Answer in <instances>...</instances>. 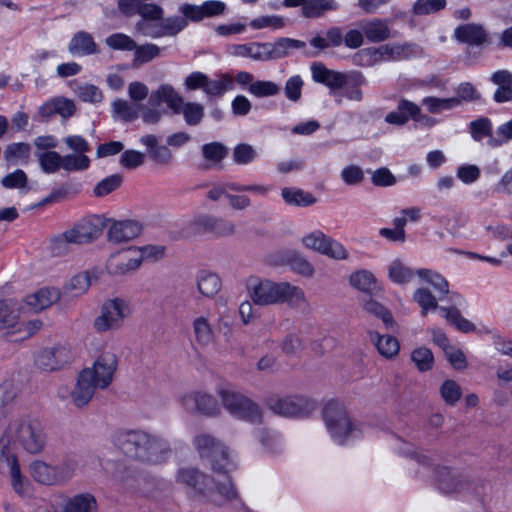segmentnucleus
I'll use <instances>...</instances> for the list:
<instances>
[{"mask_svg": "<svg viewBox=\"0 0 512 512\" xmlns=\"http://www.w3.org/2000/svg\"><path fill=\"white\" fill-rule=\"evenodd\" d=\"M194 444L202 459L209 461L216 477L210 478L211 493L214 491L224 502L238 499V492L225 467L229 462L228 448L209 434L195 437Z\"/></svg>", "mask_w": 512, "mask_h": 512, "instance_id": "1", "label": "nucleus"}, {"mask_svg": "<svg viewBox=\"0 0 512 512\" xmlns=\"http://www.w3.org/2000/svg\"><path fill=\"white\" fill-rule=\"evenodd\" d=\"M114 442L127 457L150 463L164 461L170 451L165 440L142 430L120 431Z\"/></svg>", "mask_w": 512, "mask_h": 512, "instance_id": "2", "label": "nucleus"}, {"mask_svg": "<svg viewBox=\"0 0 512 512\" xmlns=\"http://www.w3.org/2000/svg\"><path fill=\"white\" fill-rule=\"evenodd\" d=\"M247 289L253 303L260 306L287 303L291 307H300L306 302L304 291L288 282L250 278Z\"/></svg>", "mask_w": 512, "mask_h": 512, "instance_id": "3", "label": "nucleus"}, {"mask_svg": "<svg viewBox=\"0 0 512 512\" xmlns=\"http://www.w3.org/2000/svg\"><path fill=\"white\" fill-rule=\"evenodd\" d=\"M423 49L415 43H390L359 50L354 61L361 66H372L384 60H403L422 55Z\"/></svg>", "mask_w": 512, "mask_h": 512, "instance_id": "4", "label": "nucleus"}, {"mask_svg": "<svg viewBox=\"0 0 512 512\" xmlns=\"http://www.w3.org/2000/svg\"><path fill=\"white\" fill-rule=\"evenodd\" d=\"M165 102L174 114H182L189 126H198L204 118V106L198 102H185L170 84H162L151 93V102Z\"/></svg>", "mask_w": 512, "mask_h": 512, "instance_id": "5", "label": "nucleus"}, {"mask_svg": "<svg viewBox=\"0 0 512 512\" xmlns=\"http://www.w3.org/2000/svg\"><path fill=\"white\" fill-rule=\"evenodd\" d=\"M6 431L29 454H39L46 446L47 436L42 425L35 419H16L9 424Z\"/></svg>", "mask_w": 512, "mask_h": 512, "instance_id": "6", "label": "nucleus"}, {"mask_svg": "<svg viewBox=\"0 0 512 512\" xmlns=\"http://www.w3.org/2000/svg\"><path fill=\"white\" fill-rule=\"evenodd\" d=\"M323 418L331 437L339 444H345L360 433L352 424L345 408L336 402L326 404Z\"/></svg>", "mask_w": 512, "mask_h": 512, "instance_id": "7", "label": "nucleus"}, {"mask_svg": "<svg viewBox=\"0 0 512 512\" xmlns=\"http://www.w3.org/2000/svg\"><path fill=\"white\" fill-rule=\"evenodd\" d=\"M11 440L7 431L0 437V473H9L15 493L22 497L29 496L31 485L21 473L17 457L11 449Z\"/></svg>", "mask_w": 512, "mask_h": 512, "instance_id": "8", "label": "nucleus"}, {"mask_svg": "<svg viewBox=\"0 0 512 512\" xmlns=\"http://www.w3.org/2000/svg\"><path fill=\"white\" fill-rule=\"evenodd\" d=\"M219 396L224 408L235 417L251 423L261 422L262 412L260 407L245 395L231 389H222Z\"/></svg>", "mask_w": 512, "mask_h": 512, "instance_id": "9", "label": "nucleus"}, {"mask_svg": "<svg viewBox=\"0 0 512 512\" xmlns=\"http://www.w3.org/2000/svg\"><path fill=\"white\" fill-rule=\"evenodd\" d=\"M129 313V305L125 300L109 299L102 304L100 314L93 321V327L99 333L116 331L123 326Z\"/></svg>", "mask_w": 512, "mask_h": 512, "instance_id": "10", "label": "nucleus"}, {"mask_svg": "<svg viewBox=\"0 0 512 512\" xmlns=\"http://www.w3.org/2000/svg\"><path fill=\"white\" fill-rule=\"evenodd\" d=\"M266 404L273 413L285 417L307 416L316 407L313 400L300 395L283 398L271 396L266 400Z\"/></svg>", "mask_w": 512, "mask_h": 512, "instance_id": "11", "label": "nucleus"}, {"mask_svg": "<svg viewBox=\"0 0 512 512\" xmlns=\"http://www.w3.org/2000/svg\"><path fill=\"white\" fill-rule=\"evenodd\" d=\"M42 322L40 320H31L25 324L19 323L18 309L12 301L0 300V332L5 334H13L21 332L22 329L27 333V336H32L40 330Z\"/></svg>", "mask_w": 512, "mask_h": 512, "instance_id": "12", "label": "nucleus"}, {"mask_svg": "<svg viewBox=\"0 0 512 512\" xmlns=\"http://www.w3.org/2000/svg\"><path fill=\"white\" fill-rule=\"evenodd\" d=\"M176 482L191 490L193 497L204 499L211 493L210 477L195 467L178 469Z\"/></svg>", "mask_w": 512, "mask_h": 512, "instance_id": "13", "label": "nucleus"}, {"mask_svg": "<svg viewBox=\"0 0 512 512\" xmlns=\"http://www.w3.org/2000/svg\"><path fill=\"white\" fill-rule=\"evenodd\" d=\"M117 365L118 361L116 355L110 351H106L97 357L92 367L83 370L90 372L94 382L103 390L112 383Z\"/></svg>", "mask_w": 512, "mask_h": 512, "instance_id": "14", "label": "nucleus"}, {"mask_svg": "<svg viewBox=\"0 0 512 512\" xmlns=\"http://www.w3.org/2000/svg\"><path fill=\"white\" fill-rule=\"evenodd\" d=\"M104 227V218L99 215H92L80 220L68 230L76 244H87L98 239Z\"/></svg>", "mask_w": 512, "mask_h": 512, "instance_id": "15", "label": "nucleus"}, {"mask_svg": "<svg viewBox=\"0 0 512 512\" xmlns=\"http://www.w3.org/2000/svg\"><path fill=\"white\" fill-rule=\"evenodd\" d=\"M183 407L190 413H201L214 416L219 413L220 407L217 400L210 394L192 392L182 398Z\"/></svg>", "mask_w": 512, "mask_h": 512, "instance_id": "16", "label": "nucleus"}, {"mask_svg": "<svg viewBox=\"0 0 512 512\" xmlns=\"http://www.w3.org/2000/svg\"><path fill=\"white\" fill-rule=\"evenodd\" d=\"M69 360V351L65 347L57 346L39 351L35 358V365L45 372H51L61 368Z\"/></svg>", "mask_w": 512, "mask_h": 512, "instance_id": "17", "label": "nucleus"}, {"mask_svg": "<svg viewBox=\"0 0 512 512\" xmlns=\"http://www.w3.org/2000/svg\"><path fill=\"white\" fill-rule=\"evenodd\" d=\"M100 389L91 377L90 372L82 370L77 377L76 384L71 392L72 403L78 407H85Z\"/></svg>", "mask_w": 512, "mask_h": 512, "instance_id": "18", "label": "nucleus"}, {"mask_svg": "<svg viewBox=\"0 0 512 512\" xmlns=\"http://www.w3.org/2000/svg\"><path fill=\"white\" fill-rule=\"evenodd\" d=\"M141 265V257L133 250H127L112 255L106 264V269L109 274L114 276L125 275L133 272Z\"/></svg>", "mask_w": 512, "mask_h": 512, "instance_id": "19", "label": "nucleus"}, {"mask_svg": "<svg viewBox=\"0 0 512 512\" xmlns=\"http://www.w3.org/2000/svg\"><path fill=\"white\" fill-rule=\"evenodd\" d=\"M226 4L218 0L205 1L202 5L183 4L180 11L188 20L199 22L206 17H214L224 13Z\"/></svg>", "mask_w": 512, "mask_h": 512, "instance_id": "20", "label": "nucleus"}, {"mask_svg": "<svg viewBox=\"0 0 512 512\" xmlns=\"http://www.w3.org/2000/svg\"><path fill=\"white\" fill-rule=\"evenodd\" d=\"M310 69L312 79L317 83L327 86L331 94H336L343 87L347 73L328 69L321 62H313Z\"/></svg>", "mask_w": 512, "mask_h": 512, "instance_id": "21", "label": "nucleus"}, {"mask_svg": "<svg viewBox=\"0 0 512 512\" xmlns=\"http://www.w3.org/2000/svg\"><path fill=\"white\" fill-rule=\"evenodd\" d=\"M359 28L371 43H381L394 37V32L389 27L387 19L373 18L364 20L359 23Z\"/></svg>", "mask_w": 512, "mask_h": 512, "instance_id": "22", "label": "nucleus"}, {"mask_svg": "<svg viewBox=\"0 0 512 512\" xmlns=\"http://www.w3.org/2000/svg\"><path fill=\"white\" fill-rule=\"evenodd\" d=\"M454 38L470 46H482L489 42L488 34L483 25L468 23L458 26L454 30Z\"/></svg>", "mask_w": 512, "mask_h": 512, "instance_id": "23", "label": "nucleus"}, {"mask_svg": "<svg viewBox=\"0 0 512 512\" xmlns=\"http://www.w3.org/2000/svg\"><path fill=\"white\" fill-rule=\"evenodd\" d=\"M142 231L137 221H115L109 228L108 240L113 243H123L136 238Z\"/></svg>", "mask_w": 512, "mask_h": 512, "instance_id": "24", "label": "nucleus"}, {"mask_svg": "<svg viewBox=\"0 0 512 512\" xmlns=\"http://www.w3.org/2000/svg\"><path fill=\"white\" fill-rule=\"evenodd\" d=\"M61 293L55 288H41L26 297V304L33 312H40L60 299Z\"/></svg>", "mask_w": 512, "mask_h": 512, "instance_id": "25", "label": "nucleus"}, {"mask_svg": "<svg viewBox=\"0 0 512 512\" xmlns=\"http://www.w3.org/2000/svg\"><path fill=\"white\" fill-rule=\"evenodd\" d=\"M265 44L267 61L286 57L289 55L290 50L305 47V42L285 37L279 38L274 43L267 42Z\"/></svg>", "mask_w": 512, "mask_h": 512, "instance_id": "26", "label": "nucleus"}, {"mask_svg": "<svg viewBox=\"0 0 512 512\" xmlns=\"http://www.w3.org/2000/svg\"><path fill=\"white\" fill-rule=\"evenodd\" d=\"M350 284L362 291L364 296H379L382 289L378 286L374 275L367 270H360L350 276Z\"/></svg>", "mask_w": 512, "mask_h": 512, "instance_id": "27", "label": "nucleus"}, {"mask_svg": "<svg viewBox=\"0 0 512 512\" xmlns=\"http://www.w3.org/2000/svg\"><path fill=\"white\" fill-rule=\"evenodd\" d=\"M233 89V76L229 73H221L214 79L207 77L204 94L208 98H221L226 92Z\"/></svg>", "mask_w": 512, "mask_h": 512, "instance_id": "28", "label": "nucleus"}, {"mask_svg": "<svg viewBox=\"0 0 512 512\" xmlns=\"http://www.w3.org/2000/svg\"><path fill=\"white\" fill-rule=\"evenodd\" d=\"M31 147L25 142L11 143L5 147L3 158L8 167L27 164L30 160Z\"/></svg>", "mask_w": 512, "mask_h": 512, "instance_id": "29", "label": "nucleus"}, {"mask_svg": "<svg viewBox=\"0 0 512 512\" xmlns=\"http://www.w3.org/2000/svg\"><path fill=\"white\" fill-rule=\"evenodd\" d=\"M68 50L74 56L91 55L98 51L92 35L84 31L77 32L72 37Z\"/></svg>", "mask_w": 512, "mask_h": 512, "instance_id": "30", "label": "nucleus"}, {"mask_svg": "<svg viewBox=\"0 0 512 512\" xmlns=\"http://www.w3.org/2000/svg\"><path fill=\"white\" fill-rule=\"evenodd\" d=\"M366 83V79L359 71L347 72L346 78L341 88L342 95L349 100L360 102L363 98L361 86Z\"/></svg>", "mask_w": 512, "mask_h": 512, "instance_id": "31", "label": "nucleus"}, {"mask_svg": "<svg viewBox=\"0 0 512 512\" xmlns=\"http://www.w3.org/2000/svg\"><path fill=\"white\" fill-rule=\"evenodd\" d=\"M198 291L205 297L215 296L221 289L220 277L209 270H200L196 274Z\"/></svg>", "mask_w": 512, "mask_h": 512, "instance_id": "32", "label": "nucleus"}, {"mask_svg": "<svg viewBox=\"0 0 512 512\" xmlns=\"http://www.w3.org/2000/svg\"><path fill=\"white\" fill-rule=\"evenodd\" d=\"M419 106L415 103L402 99L399 101L397 106V111H392L385 116V121L389 124L402 126L405 125L409 117L415 116L418 114Z\"/></svg>", "mask_w": 512, "mask_h": 512, "instance_id": "33", "label": "nucleus"}, {"mask_svg": "<svg viewBox=\"0 0 512 512\" xmlns=\"http://www.w3.org/2000/svg\"><path fill=\"white\" fill-rule=\"evenodd\" d=\"M369 338L383 357L390 359L398 354L400 346L395 337L391 335H380L378 332L369 331Z\"/></svg>", "mask_w": 512, "mask_h": 512, "instance_id": "34", "label": "nucleus"}, {"mask_svg": "<svg viewBox=\"0 0 512 512\" xmlns=\"http://www.w3.org/2000/svg\"><path fill=\"white\" fill-rule=\"evenodd\" d=\"M361 304L366 313L381 319L387 329L393 327L394 319L391 312L373 296H363Z\"/></svg>", "mask_w": 512, "mask_h": 512, "instance_id": "35", "label": "nucleus"}, {"mask_svg": "<svg viewBox=\"0 0 512 512\" xmlns=\"http://www.w3.org/2000/svg\"><path fill=\"white\" fill-rule=\"evenodd\" d=\"M31 477L38 483L52 486L57 485V478L54 471V465L41 460L33 461L29 466Z\"/></svg>", "mask_w": 512, "mask_h": 512, "instance_id": "36", "label": "nucleus"}, {"mask_svg": "<svg viewBox=\"0 0 512 512\" xmlns=\"http://www.w3.org/2000/svg\"><path fill=\"white\" fill-rule=\"evenodd\" d=\"M64 512H97L96 498L90 493L77 494L66 502Z\"/></svg>", "mask_w": 512, "mask_h": 512, "instance_id": "37", "label": "nucleus"}, {"mask_svg": "<svg viewBox=\"0 0 512 512\" xmlns=\"http://www.w3.org/2000/svg\"><path fill=\"white\" fill-rule=\"evenodd\" d=\"M231 53L234 56L249 57L255 61H267L265 43L252 42L233 45L231 47Z\"/></svg>", "mask_w": 512, "mask_h": 512, "instance_id": "38", "label": "nucleus"}, {"mask_svg": "<svg viewBox=\"0 0 512 512\" xmlns=\"http://www.w3.org/2000/svg\"><path fill=\"white\" fill-rule=\"evenodd\" d=\"M281 195L288 205L306 207L315 204L317 201L313 194L299 188L285 187L282 189Z\"/></svg>", "mask_w": 512, "mask_h": 512, "instance_id": "39", "label": "nucleus"}, {"mask_svg": "<svg viewBox=\"0 0 512 512\" xmlns=\"http://www.w3.org/2000/svg\"><path fill=\"white\" fill-rule=\"evenodd\" d=\"M91 285L90 272H82L73 276L63 287V295L80 296L87 292Z\"/></svg>", "mask_w": 512, "mask_h": 512, "instance_id": "40", "label": "nucleus"}, {"mask_svg": "<svg viewBox=\"0 0 512 512\" xmlns=\"http://www.w3.org/2000/svg\"><path fill=\"white\" fill-rule=\"evenodd\" d=\"M437 475L438 487L443 493L452 494L464 486V482L448 468H440Z\"/></svg>", "mask_w": 512, "mask_h": 512, "instance_id": "41", "label": "nucleus"}, {"mask_svg": "<svg viewBox=\"0 0 512 512\" xmlns=\"http://www.w3.org/2000/svg\"><path fill=\"white\" fill-rule=\"evenodd\" d=\"M337 9L338 4L335 0H306L303 16L306 18H318L329 11Z\"/></svg>", "mask_w": 512, "mask_h": 512, "instance_id": "42", "label": "nucleus"}, {"mask_svg": "<svg viewBox=\"0 0 512 512\" xmlns=\"http://www.w3.org/2000/svg\"><path fill=\"white\" fill-rule=\"evenodd\" d=\"M192 326L197 344L208 346L212 343L214 333L208 318L204 316L197 317L193 320Z\"/></svg>", "mask_w": 512, "mask_h": 512, "instance_id": "43", "label": "nucleus"}, {"mask_svg": "<svg viewBox=\"0 0 512 512\" xmlns=\"http://www.w3.org/2000/svg\"><path fill=\"white\" fill-rule=\"evenodd\" d=\"M201 152L207 162L218 165L228 155V148L223 143L215 141L202 145Z\"/></svg>", "mask_w": 512, "mask_h": 512, "instance_id": "44", "label": "nucleus"}, {"mask_svg": "<svg viewBox=\"0 0 512 512\" xmlns=\"http://www.w3.org/2000/svg\"><path fill=\"white\" fill-rule=\"evenodd\" d=\"M78 469V461L74 457L64 458L58 465L54 466L57 485L69 482Z\"/></svg>", "mask_w": 512, "mask_h": 512, "instance_id": "45", "label": "nucleus"}, {"mask_svg": "<svg viewBox=\"0 0 512 512\" xmlns=\"http://www.w3.org/2000/svg\"><path fill=\"white\" fill-rule=\"evenodd\" d=\"M40 168L44 173L53 174L62 169V155L56 151H45L36 154Z\"/></svg>", "mask_w": 512, "mask_h": 512, "instance_id": "46", "label": "nucleus"}, {"mask_svg": "<svg viewBox=\"0 0 512 512\" xmlns=\"http://www.w3.org/2000/svg\"><path fill=\"white\" fill-rule=\"evenodd\" d=\"M417 274L420 278L427 281L439 293V299L449 293V284L447 280L437 272L428 269H419Z\"/></svg>", "mask_w": 512, "mask_h": 512, "instance_id": "47", "label": "nucleus"}, {"mask_svg": "<svg viewBox=\"0 0 512 512\" xmlns=\"http://www.w3.org/2000/svg\"><path fill=\"white\" fill-rule=\"evenodd\" d=\"M413 300L420 306L422 316L441 307L438 306L436 296L427 288H418L413 294Z\"/></svg>", "mask_w": 512, "mask_h": 512, "instance_id": "48", "label": "nucleus"}, {"mask_svg": "<svg viewBox=\"0 0 512 512\" xmlns=\"http://www.w3.org/2000/svg\"><path fill=\"white\" fill-rule=\"evenodd\" d=\"M112 112L125 122H132L139 117V106L132 105L126 100L116 99L112 103Z\"/></svg>", "mask_w": 512, "mask_h": 512, "instance_id": "49", "label": "nucleus"}, {"mask_svg": "<svg viewBox=\"0 0 512 512\" xmlns=\"http://www.w3.org/2000/svg\"><path fill=\"white\" fill-rule=\"evenodd\" d=\"M248 92L258 98L276 96L280 93V86L269 80H256L247 87Z\"/></svg>", "mask_w": 512, "mask_h": 512, "instance_id": "50", "label": "nucleus"}, {"mask_svg": "<svg viewBox=\"0 0 512 512\" xmlns=\"http://www.w3.org/2000/svg\"><path fill=\"white\" fill-rule=\"evenodd\" d=\"M422 104L427 107L428 111L433 114L440 113L443 110H451L460 105L459 98H437L425 97Z\"/></svg>", "mask_w": 512, "mask_h": 512, "instance_id": "51", "label": "nucleus"}, {"mask_svg": "<svg viewBox=\"0 0 512 512\" xmlns=\"http://www.w3.org/2000/svg\"><path fill=\"white\" fill-rule=\"evenodd\" d=\"M446 5V0H416L411 12L416 16L429 15L443 10Z\"/></svg>", "mask_w": 512, "mask_h": 512, "instance_id": "52", "label": "nucleus"}, {"mask_svg": "<svg viewBox=\"0 0 512 512\" xmlns=\"http://www.w3.org/2000/svg\"><path fill=\"white\" fill-rule=\"evenodd\" d=\"M133 50L135 51L133 60V64L135 66L142 65L155 59L160 55L161 52V48L152 43L140 46L136 44V48H134Z\"/></svg>", "mask_w": 512, "mask_h": 512, "instance_id": "53", "label": "nucleus"}, {"mask_svg": "<svg viewBox=\"0 0 512 512\" xmlns=\"http://www.w3.org/2000/svg\"><path fill=\"white\" fill-rule=\"evenodd\" d=\"M62 159V169L66 172L84 171L90 166V159L84 154H67Z\"/></svg>", "mask_w": 512, "mask_h": 512, "instance_id": "54", "label": "nucleus"}, {"mask_svg": "<svg viewBox=\"0 0 512 512\" xmlns=\"http://www.w3.org/2000/svg\"><path fill=\"white\" fill-rule=\"evenodd\" d=\"M389 278L398 284H404L414 277V272L401 261L394 260L388 267Z\"/></svg>", "mask_w": 512, "mask_h": 512, "instance_id": "55", "label": "nucleus"}, {"mask_svg": "<svg viewBox=\"0 0 512 512\" xmlns=\"http://www.w3.org/2000/svg\"><path fill=\"white\" fill-rule=\"evenodd\" d=\"M258 154L256 149L247 143H240L233 149L232 158L237 165H247L252 163Z\"/></svg>", "mask_w": 512, "mask_h": 512, "instance_id": "56", "label": "nucleus"}, {"mask_svg": "<svg viewBox=\"0 0 512 512\" xmlns=\"http://www.w3.org/2000/svg\"><path fill=\"white\" fill-rule=\"evenodd\" d=\"M411 359L419 371L425 372L433 367L434 357L430 349L419 347L413 350Z\"/></svg>", "mask_w": 512, "mask_h": 512, "instance_id": "57", "label": "nucleus"}, {"mask_svg": "<svg viewBox=\"0 0 512 512\" xmlns=\"http://www.w3.org/2000/svg\"><path fill=\"white\" fill-rule=\"evenodd\" d=\"M287 261L290 268L298 274H301L306 277H311L314 273V268L312 264L299 253H290Z\"/></svg>", "mask_w": 512, "mask_h": 512, "instance_id": "58", "label": "nucleus"}, {"mask_svg": "<svg viewBox=\"0 0 512 512\" xmlns=\"http://www.w3.org/2000/svg\"><path fill=\"white\" fill-rule=\"evenodd\" d=\"M69 230L53 237L50 242V250L54 256H63L69 252L70 245L76 244L71 238Z\"/></svg>", "mask_w": 512, "mask_h": 512, "instance_id": "59", "label": "nucleus"}, {"mask_svg": "<svg viewBox=\"0 0 512 512\" xmlns=\"http://www.w3.org/2000/svg\"><path fill=\"white\" fill-rule=\"evenodd\" d=\"M123 178L119 174H113L105 179L101 180L95 187H94V194L97 197H103L108 195L109 193L117 190L121 184H122Z\"/></svg>", "mask_w": 512, "mask_h": 512, "instance_id": "60", "label": "nucleus"}, {"mask_svg": "<svg viewBox=\"0 0 512 512\" xmlns=\"http://www.w3.org/2000/svg\"><path fill=\"white\" fill-rule=\"evenodd\" d=\"M440 394L446 404L454 406L460 400L462 391L454 380H446L440 387Z\"/></svg>", "mask_w": 512, "mask_h": 512, "instance_id": "61", "label": "nucleus"}, {"mask_svg": "<svg viewBox=\"0 0 512 512\" xmlns=\"http://www.w3.org/2000/svg\"><path fill=\"white\" fill-rule=\"evenodd\" d=\"M304 81L300 75H294L287 79L284 86V94L291 102H298L302 97Z\"/></svg>", "mask_w": 512, "mask_h": 512, "instance_id": "62", "label": "nucleus"}, {"mask_svg": "<svg viewBox=\"0 0 512 512\" xmlns=\"http://www.w3.org/2000/svg\"><path fill=\"white\" fill-rule=\"evenodd\" d=\"M1 184L3 187L7 189L28 190V177L23 170L17 169L14 172L9 173L5 177H3L1 180Z\"/></svg>", "mask_w": 512, "mask_h": 512, "instance_id": "63", "label": "nucleus"}, {"mask_svg": "<svg viewBox=\"0 0 512 512\" xmlns=\"http://www.w3.org/2000/svg\"><path fill=\"white\" fill-rule=\"evenodd\" d=\"M105 43L114 50L132 51L136 48V42L123 33H114L108 36Z\"/></svg>", "mask_w": 512, "mask_h": 512, "instance_id": "64", "label": "nucleus"}]
</instances>
